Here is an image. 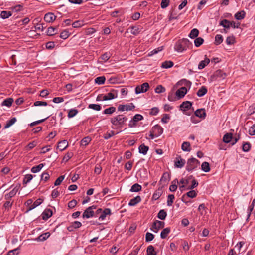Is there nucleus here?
I'll return each mask as SVG.
<instances>
[{
    "mask_svg": "<svg viewBox=\"0 0 255 255\" xmlns=\"http://www.w3.org/2000/svg\"><path fill=\"white\" fill-rule=\"evenodd\" d=\"M165 88L161 85H158L155 89V92L156 93H163V92H165Z\"/></svg>",
    "mask_w": 255,
    "mask_h": 255,
    "instance_id": "e2e57ef3",
    "label": "nucleus"
},
{
    "mask_svg": "<svg viewBox=\"0 0 255 255\" xmlns=\"http://www.w3.org/2000/svg\"><path fill=\"white\" fill-rule=\"evenodd\" d=\"M198 185V181L195 180V179H193L191 181V185L189 186L187 189V190H192L194 188H196Z\"/></svg>",
    "mask_w": 255,
    "mask_h": 255,
    "instance_id": "052dcab7",
    "label": "nucleus"
},
{
    "mask_svg": "<svg viewBox=\"0 0 255 255\" xmlns=\"http://www.w3.org/2000/svg\"><path fill=\"white\" fill-rule=\"evenodd\" d=\"M77 204V201L75 199H73L69 201L68 203V207L69 208L72 209L75 207Z\"/></svg>",
    "mask_w": 255,
    "mask_h": 255,
    "instance_id": "338daca9",
    "label": "nucleus"
},
{
    "mask_svg": "<svg viewBox=\"0 0 255 255\" xmlns=\"http://www.w3.org/2000/svg\"><path fill=\"white\" fill-rule=\"evenodd\" d=\"M170 174L168 172H165L163 174L159 182V184L161 185V187L164 188L168 184L169 181L170 180Z\"/></svg>",
    "mask_w": 255,
    "mask_h": 255,
    "instance_id": "423d86ee",
    "label": "nucleus"
},
{
    "mask_svg": "<svg viewBox=\"0 0 255 255\" xmlns=\"http://www.w3.org/2000/svg\"><path fill=\"white\" fill-rule=\"evenodd\" d=\"M91 141V138L90 137H89V136L85 137L82 139V140L81 141V145L83 146H86L89 144V143Z\"/></svg>",
    "mask_w": 255,
    "mask_h": 255,
    "instance_id": "4d7b16f0",
    "label": "nucleus"
},
{
    "mask_svg": "<svg viewBox=\"0 0 255 255\" xmlns=\"http://www.w3.org/2000/svg\"><path fill=\"white\" fill-rule=\"evenodd\" d=\"M163 188L162 187H159L157 190L155 191L152 196V199L154 200H158L160 196L162 195L163 193Z\"/></svg>",
    "mask_w": 255,
    "mask_h": 255,
    "instance_id": "6ab92c4d",
    "label": "nucleus"
},
{
    "mask_svg": "<svg viewBox=\"0 0 255 255\" xmlns=\"http://www.w3.org/2000/svg\"><path fill=\"white\" fill-rule=\"evenodd\" d=\"M210 62V59L205 56L204 60H202L200 62L198 65V69H202Z\"/></svg>",
    "mask_w": 255,
    "mask_h": 255,
    "instance_id": "bb28decb",
    "label": "nucleus"
},
{
    "mask_svg": "<svg viewBox=\"0 0 255 255\" xmlns=\"http://www.w3.org/2000/svg\"><path fill=\"white\" fill-rule=\"evenodd\" d=\"M68 145V143L67 140H64L59 141L58 143L57 148L59 149L60 151H63L65 149Z\"/></svg>",
    "mask_w": 255,
    "mask_h": 255,
    "instance_id": "4be33fe9",
    "label": "nucleus"
},
{
    "mask_svg": "<svg viewBox=\"0 0 255 255\" xmlns=\"http://www.w3.org/2000/svg\"><path fill=\"white\" fill-rule=\"evenodd\" d=\"M13 102V99L12 98H8L5 99L2 103V106H6L10 107Z\"/></svg>",
    "mask_w": 255,
    "mask_h": 255,
    "instance_id": "58836bf2",
    "label": "nucleus"
},
{
    "mask_svg": "<svg viewBox=\"0 0 255 255\" xmlns=\"http://www.w3.org/2000/svg\"><path fill=\"white\" fill-rule=\"evenodd\" d=\"M201 169L205 172H209L211 169L209 163L206 161L203 162L201 165Z\"/></svg>",
    "mask_w": 255,
    "mask_h": 255,
    "instance_id": "4c0bfd02",
    "label": "nucleus"
},
{
    "mask_svg": "<svg viewBox=\"0 0 255 255\" xmlns=\"http://www.w3.org/2000/svg\"><path fill=\"white\" fill-rule=\"evenodd\" d=\"M11 9L14 15L18 14L19 12H21V13H20L21 14H25V13L23 12V11H24L25 10L23 8V6L21 5H16L15 6L12 7Z\"/></svg>",
    "mask_w": 255,
    "mask_h": 255,
    "instance_id": "2eb2a0df",
    "label": "nucleus"
},
{
    "mask_svg": "<svg viewBox=\"0 0 255 255\" xmlns=\"http://www.w3.org/2000/svg\"><path fill=\"white\" fill-rule=\"evenodd\" d=\"M117 97V94H114L110 92L106 95H104L103 99L104 100H110L116 98Z\"/></svg>",
    "mask_w": 255,
    "mask_h": 255,
    "instance_id": "7c9ffc66",
    "label": "nucleus"
},
{
    "mask_svg": "<svg viewBox=\"0 0 255 255\" xmlns=\"http://www.w3.org/2000/svg\"><path fill=\"white\" fill-rule=\"evenodd\" d=\"M65 178V175H61L54 182V185L55 186H58L60 185L61 182L63 181Z\"/></svg>",
    "mask_w": 255,
    "mask_h": 255,
    "instance_id": "0e129e2a",
    "label": "nucleus"
},
{
    "mask_svg": "<svg viewBox=\"0 0 255 255\" xmlns=\"http://www.w3.org/2000/svg\"><path fill=\"white\" fill-rule=\"evenodd\" d=\"M170 231L171 229L170 227H167L166 228H164L160 233L161 238L165 239L168 236V235L169 234Z\"/></svg>",
    "mask_w": 255,
    "mask_h": 255,
    "instance_id": "c85d7f7f",
    "label": "nucleus"
},
{
    "mask_svg": "<svg viewBox=\"0 0 255 255\" xmlns=\"http://www.w3.org/2000/svg\"><path fill=\"white\" fill-rule=\"evenodd\" d=\"M43 202V200L41 198H39L36 200L33 203H32V205L28 207V209L26 212L34 209L38 206L40 205Z\"/></svg>",
    "mask_w": 255,
    "mask_h": 255,
    "instance_id": "412c9836",
    "label": "nucleus"
},
{
    "mask_svg": "<svg viewBox=\"0 0 255 255\" xmlns=\"http://www.w3.org/2000/svg\"><path fill=\"white\" fill-rule=\"evenodd\" d=\"M41 21L40 17H38L35 18L33 22L34 24V28L36 30L43 31L45 28L47 27L46 24L44 23H39V22Z\"/></svg>",
    "mask_w": 255,
    "mask_h": 255,
    "instance_id": "1a4fd4ad",
    "label": "nucleus"
},
{
    "mask_svg": "<svg viewBox=\"0 0 255 255\" xmlns=\"http://www.w3.org/2000/svg\"><path fill=\"white\" fill-rule=\"evenodd\" d=\"M181 149L184 151L189 152L191 150L190 148V144L189 142H184L181 146Z\"/></svg>",
    "mask_w": 255,
    "mask_h": 255,
    "instance_id": "c9c22d12",
    "label": "nucleus"
},
{
    "mask_svg": "<svg viewBox=\"0 0 255 255\" xmlns=\"http://www.w3.org/2000/svg\"><path fill=\"white\" fill-rule=\"evenodd\" d=\"M204 40L203 38L201 37H197L194 40V44L196 47H200L204 42Z\"/></svg>",
    "mask_w": 255,
    "mask_h": 255,
    "instance_id": "de8ad7c7",
    "label": "nucleus"
},
{
    "mask_svg": "<svg viewBox=\"0 0 255 255\" xmlns=\"http://www.w3.org/2000/svg\"><path fill=\"white\" fill-rule=\"evenodd\" d=\"M200 165V162L195 158L192 157L187 160L186 170L189 172L192 171Z\"/></svg>",
    "mask_w": 255,
    "mask_h": 255,
    "instance_id": "7ed1b4c3",
    "label": "nucleus"
},
{
    "mask_svg": "<svg viewBox=\"0 0 255 255\" xmlns=\"http://www.w3.org/2000/svg\"><path fill=\"white\" fill-rule=\"evenodd\" d=\"M86 24L84 20H77L74 22L72 25L73 27L74 28H79L81 27V26L84 25Z\"/></svg>",
    "mask_w": 255,
    "mask_h": 255,
    "instance_id": "f704fd0d",
    "label": "nucleus"
},
{
    "mask_svg": "<svg viewBox=\"0 0 255 255\" xmlns=\"http://www.w3.org/2000/svg\"><path fill=\"white\" fill-rule=\"evenodd\" d=\"M149 88V85L148 83L145 82L141 85L137 86L135 89V92L136 94L147 92Z\"/></svg>",
    "mask_w": 255,
    "mask_h": 255,
    "instance_id": "6e6552de",
    "label": "nucleus"
},
{
    "mask_svg": "<svg viewBox=\"0 0 255 255\" xmlns=\"http://www.w3.org/2000/svg\"><path fill=\"white\" fill-rule=\"evenodd\" d=\"M226 76L227 74L223 70L220 69L217 70L211 76L210 80L214 81L223 80L226 77Z\"/></svg>",
    "mask_w": 255,
    "mask_h": 255,
    "instance_id": "39448f33",
    "label": "nucleus"
},
{
    "mask_svg": "<svg viewBox=\"0 0 255 255\" xmlns=\"http://www.w3.org/2000/svg\"><path fill=\"white\" fill-rule=\"evenodd\" d=\"M78 113V110L76 109H71L69 110L68 113V117L71 118L76 115Z\"/></svg>",
    "mask_w": 255,
    "mask_h": 255,
    "instance_id": "8fccbe9b",
    "label": "nucleus"
},
{
    "mask_svg": "<svg viewBox=\"0 0 255 255\" xmlns=\"http://www.w3.org/2000/svg\"><path fill=\"white\" fill-rule=\"evenodd\" d=\"M251 145L249 142H245L242 145V150L244 152H248L250 150Z\"/></svg>",
    "mask_w": 255,
    "mask_h": 255,
    "instance_id": "603ef678",
    "label": "nucleus"
},
{
    "mask_svg": "<svg viewBox=\"0 0 255 255\" xmlns=\"http://www.w3.org/2000/svg\"><path fill=\"white\" fill-rule=\"evenodd\" d=\"M187 89L186 87H182L177 90L176 92V96L177 97V99H180L184 97V96L187 93Z\"/></svg>",
    "mask_w": 255,
    "mask_h": 255,
    "instance_id": "9d476101",
    "label": "nucleus"
},
{
    "mask_svg": "<svg viewBox=\"0 0 255 255\" xmlns=\"http://www.w3.org/2000/svg\"><path fill=\"white\" fill-rule=\"evenodd\" d=\"M151 129L155 133L156 137L159 136L163 132V128L158 124L154 126Z\"/></svg>",
    "mask_w": 255,
    "mask_h": 255,
    "instance_id": "f8f14e48",
    "label": "nucleus"
},
{
    "mask_svg": "<svg viewBox=\"0 0 255 255\" xmlns=\"http://www.w3.org/2000/svg\"><path fill=\"white\" fill-rule=\"evenodd\" d=\"M193 45L187 38H183L179 40L175 44L174 46L175 50L178 52H182L187 50L188 49H191Z\"/></svg>",
    "mask_w": 255,
    "mask_h": 255,
    "instance_id": "f257e3e1",
    "label": "nucleus"
},
{
    "mask_svg": "<svg viewBox=\"0 0 255 255\" xmlns=\"http://www.w3.org/2000/svg\"><path fill=\"white\" fill-rule=\"evenodd\" d=\"M192 83L191 81L186 79H182L179 81L177 83L176 85L177 86H182L184 85L187 87H188L189 89L190 88L191 86Z\"/></svg>",
    "mask_w": 255,
    "mask_h": 255,
    "instance_id": "dca6fc26",
    "label": "nucleus"
},
{
    "mask_svg": "<svg viewBox=\"0 0 255 255\" xmlns=\"http://www.w3.org/2000/svg\"><path fill=\"white\" fill-rule=\"evenodd\" d=\"M95 216V212L93 210H89L87 208L83 212L82 215L83 218H89Z\"/></svg>",
    "mask_w": 255,
    "mask_h": 255,
    "instance_id": "a211bd4d",
    "label": "nucleus"
},
{
    "mask_svg": "<svg viewBox=\"0 0 255 255\" xmlns=\"http://www.w3.org/2000/svg\"><path fill=\"white\" fill-rule=\"evenodd\" d=\"M128 119L123 115H118L116 117L111 118L110 121L112 125L122 127Z\"/></svg>",
    "mask_w": 255,
    "mask_h": 255,
    "instance_id": "f03ea898",
    "label": "nucleus"
},
{
    "mask_svg": "<svg viewBox=\"0 0 255 255\" xmlns=\"http://www.w3.org/2000/svg\"><path fill=\"white\" fill-rule=\"evenodd\" d=\"M175 199V196L173 194H169L167 197V206H170L172 205L174 199Z\"/></svg>",
    "mask_w": 255,
    "mask_h": 255,
    "instance_id": "864d4df0",
    "label": "nucleus"
},
{
    "mask_svg": "<svg viewBox=\"0 0 255 255\" xmlns=\"http://www.w3.org/2000/svg\"><path fill=\"white\" fill-rule=\"evenodd\" d=\"M111 214V209L110 208H105L104 210H102L99 217V220L102 221L105 219L107 215H110Z\"/></svg>",
    "mask_w": 255,
    "mask_h": 255,
    "instance_id": "4468645a",
    "label": "nucleus"
},
{
    "mask_svg": "<svg viewBox=\"0 0 255 255\" xmlns=\"http://www.w3.org/2000/svg\"><path fill=\"white\" fill-rule=\"evenodd\" d=\"M165 223L164 222L156 220L155 221L150 228L151 230L155 233H157L159 229L163 228L164 227Z\"/></svg>",
    "mask_w": 255,
    "mask_h": 255,
    "instance_id": "0eeeda50",
    "label": "nucleus"
},
{
    "mask_svg": "<svg viewBox=\"0 0 255 255\" xmlns=\"http://www.w3.org/2000/svg\"><path fill=\"white\" fill-rule=\"evenodd\" d=\"M220 25L222 26L225 28L224 30L225 31V29H229L232 25V23L230 21L227 19H223L220 22Z\"/></svg>",
    "mask_w": 255,
    "mask_h": 255,
    "instance_id": "5701e85b",
    "label": "nucleus"
},
{
    "mask_svg": "<svg viewBox=\"0 0 255 255\" xmlns=\"http://www.w3.org/2000/svg\"><path fill=\"white\" fill-rule=\"evenodd\" d=\"M199 33V30L196 28H194L190 31L189 37L191 39L196 38Z\"/></svg>",
    "mask_w": 255,
    "mask_h": 255,
    "instance_id": "473e14b6",
    "label": "nucleus"
},
{
    "mask_svg": "<svg viewBox=\"0 0 255 255\" xmlns=\"http://www.w3.org/2000/svg\"><path fill=\"white\" fill-rule=\"evenodd\" d=\"M116 111V108L113 106H111L104 110L103 112V114L107 115H111L114 113Z\"/></svg>",
    "mask_w": 255,
    "mask_h": 255,
    "instance_id": "37998d69",
    "label": "nucleus"
},
{
    "mask_svg": "<svg viewBox=\"0 0 255 255\" xmlns=\"http://www.w3.org/2000/svg\"><path fill=\"white\" fill-rule=\"evenodd\" d=\"M154 238V235L153 234L149 233V232L146 233V236H145V241L146 242H149L151 241L152 240H153Z\"/></svg>",
    "mask_w": 255,
    "mask_h": 255,
    "instance_id": "bf43d9fd",
    "label": "nucleus"
},
{
    "mask_svg": "<svg viewBox=\"0 0 255 255\" xmlns=\"http://www.w3.org/2000/svg\"><path fill=\"white\" fill-rule=\"evenodd\" d=\"M17 121L15 117L12 118L10 120L7 121L4 126V129L7 128L13 125Z\"/></svg>",
    "mask_w": 255,
    "mask_h": 255,
    "instance_id": "79ce46f5",
    "label": "nucleus"
},
{
    "mask_svg": "<svg viewBox=\"0 0 255 255\" xmlns=\"http://www.w3.org/2000/svg\"><path fill=\"white\" fill-rule=\"evenodd\" d=\"M248 132L250 135H255V124L253 125L252 126L249 128Z\"/></svg>",
    "mask_w": 255,
    "mask_h": 255,
    "instance_id": "774afa93",
    "label": "nucleus"
},
{
    "mask_svg": "<svg viewBox=\"0 0 255 255\" xmlns=\"http://www.w3.org/2000/svg\"><path fill=\"white\" fill-rule=\"evenodd\" d=\"M223 41V37L220 34H217L215 36L214 44L218 45L222 43Z\"/></svg>",
    "mask_w": 255,
    "mask_h": 255,
    "instance_id": "a19ab883",
    "label": "nucleus"
},
{
    "mask_svg": "<svg viewBox=\"0 0 255 255\" xmlns=\"http://www.w3.org/2000/svg\"><path fill=\"white\" fill-rule=\"evenodd\" d=\"M141 198L140 196H137L131 199L128 203L129 206H135L137 204L140 202Z\"/></svg>",
    "mask_w": 255,
    "mask_h": 255,
    "instance_id": "aec40b11",
    "label": "nucleus"
},
{
    "mask_svg": "<svg viewBox=\"0 0 255 255\" xmlns=\"http://www.w3.org/2000/svg\"><path fill=\"white\" fill-rule=\"evenodd\" d=\"M141 189L142 187L138 183H135L131 186L130 191L132 192H137L141 191Z\"/></svg>",
    "mask_w": 255,
    "mask_h": 255,
    "instance_id": "72a5a7b5",
    "label": "nucleus"
},
{
    "mask_svg": "<svg viewBox=\"0 0 255 255\" xmlns=\"http://www.w3.org/2000/svg\"><path fill=\"white\" fill-rule=\"evenodd\" d=\"M185 195H186V197H187V198L188 197L193 198L196 197L197 194L195 190L192 189L191 190L188 192Z\"/></svg>",
    "mask_w": 255,
    "mask_h": 255,
    "instance_id": "6e6d98bb",
    "label": "nucleus"
},
{
    "mask_svg": "<svg viewBox=\"0 0 255 255\" xmlns=\"http://www.w3.org/2000/svg\"><path fill=\"white\" fill-rule=\"evenodd\" d=\"M192 102L188 101H184L180 105V110L182 111L184 114L190 116L194 111L192 108V111L188 112V110L192 108Z\"/></svg>",
    "mask_w": 255,
    "mask_h": 255,
    "instance_id": "20e7f679",
    "label": "nucleus"
},
{
    "mask_svg": "<svg viewBox=\"0 0 255 255\" xmlns=\"http://www.w3.org/2000/svg\"><path fill=\"white\" fill-rule=\"evenodd\" d=\"M106 80L105 77L104 76H100L97 77L95 79V82L99 85H102L104 84Z\"/></svg>",
    "mask_w": 255,
    "mask_h": 255,
    "instance_id": "49530a36",
    "label": "nucleus"
},
{
    "mask_svg": "<svg viewBox=\"0 0 255 255\" xmlns=\"http://www.w3.org/2000/svg\"><path fill=\"white\" fill-rule=\"evenodd\" d=\"M70 36V33L67 30H63L59 36V37L63 39H66Z\"/></svg>",
    "mask_w": 255,
    "mask_h": 255,
    "instance_id": "09e8293b",
    "label": "nucleus"
},
{
    "mask_svg": "<svg viewBox=\"0 0 255 255\" xmlns=\"http://www.w3.org/2000/svg\"><path fill=\"white\" fill-rule=\"evenodd\" d=\"M226 42L227 45H232L236 43V39L234 36H230L227 37Z\"/></svg>",
    "mask_w": 255,
    "mask_h": 255,
    "instance_id": "a18cd8bd",
    "label": "nucleus"
},
{
    "mask_svg": "<svg viewBox=\"0 0 255 255\" xmlns=\"http://www.w3.org/2000/svg\"><path fill=\"white\" fill-rule=\"evenodd\" d=\"M194 115L195 116L202 119H205L206 117V111L204 108L196 110L194 112Z\"/></svg>",
    "mask_w": 255,
    "mask_h": 255,
    "instance_id": "ddd939ff",
    "label": "nucleus"
},
{
    "mask_svg": "<svg viewBox=\"0 0 255 255\" xmlns=\"http://www.w3.org/2000/svg\"><path fill=\"white\" fill-rule=\"evenodd\" d=\"M138 149L140 153L146 155L149 150V147L148 146L145 145L144 144H142L139 146Z\"/></svg>",
    "mask_w": 255,
    "mask_h": 255,
    "instance_id": "cd10ccee",
    "label": "nucleus"
},
{
    "mask_svg": "<svg viewBox=\"0 0 255 255\" xmlns=\"http://www.w3.org/2000/svg\"><path fill=\"white\" fill-rule=\"evenodd\" d=\"M167 216V213L164 209H161L159 211L157 214V218L160 220H165Z\"/></svg>",
    "mask_w": 255,
    "mask_h": 255,
    "instance_id": "e433bc0d",
    "label": "nucleus"
},
{
    "mask_svg": "<svg viewBox=\"0 0 255 255\" xmlns=\"http://www.w3.org/2000/svg\"><path fill=\"white\" fill-rule=\"evenodd\" d=\"M233 139V134L231 133H226L223 136V141L226 143H230Z\"/></svg>",
    "mask_w": 255,
    "mask_h": 255,
    "instance_id": "a878e982",
    "label": "nucleus"
},
{
    "mask_svg": "<svg viewBox=\"0 0 255 255\" xmlns=\"http://www.w3.org/2000/svg\"><path fill=\"white\" fill-rule=\"evenodd\" d=\"M208 92L207 88L205 86H202L197 91V95L201 97L204 96Z\"/></svg>",
    "mask_w": 255,
    "mask_h": 255,
    "instance_id": "393cba45",
    "label": "nucleus"
},
{
    "mask_svg": "<svg viewBox=\"0 0 255 255\" xmlns=\"http://www.w3.org/2000/svg\"><path fill=\"white\" fill-rule=\"evenodd\" d=\"M44 164L41 163L37 166H33L31 169V171L32 173H37L41 170V169L43 167Z\"/></svg>",
    "mask_w": 255,
    "mask_h": 255,
    "instance_id": "c03bdc74",
    "label": "nucleus"
},
{
    "mask_svg": "<svg viewBox=\"0 0 255 255\" xmlns=\"http://www.w3.org/2000/svg\"><path fill=\"white\" fill-rule=\"evenodd\" d=\"M16 193L14 192V191L12 190L9 193L5 195L4 198L6 200H8L12 197H14Z\"/></svg>",
    "mask_w": 255,
    "mask_h": 255,
    "instance_id": "680f3d73",
    "label": "nucleus"
},
{
    "mask_svg": "<svg viewBox=\"0 0 255 255\" xmlns=\"http://www.w3.org/2000/svg\"><path fill=\"white\" fill-rule=\"evenodd\" d=\"M52 211L50 209H46L42 214V218L44 220H47L52 216Z\"/></svg>",
    "mask_w": 255,
    "mask_h": 255,
    "instance_id": "f3484780",
    "label": "nucleus"
},
{
    "mask_svg": "<svg viewBox=\"0 0 255 255\" xmlns=\"http://www.w3.org/2000/svg\"><path fill=\"white\" fill-rule=\"evenodd\" d=\"M57 29L53 27H49L48 28L46 33L48 36H53L56 34Z\"/></svg>",
    "mask_w": 255,
    "mask_h": 255,
    "instance_id": "ea45409f",
    "label": "nucleus"
},
{
    "mask_svg": "<svg viewBox=\"0 0 255 255\" xmlns=\"http://www.w3.org/2000/svg\"><path fill=\"white\" fill-rule=\"evenodd\" d=\"M147 255H157V252L155 251L154 247L152 245H149L146 249Z\"/></svg>",
    "mask_w": 255,
    "mask_h": 255,
    "instance_id": "c756f323",
    "label": "nucleus"
},
{
    "mask_svg": "<svg viewBox=\"0 0 255 255\" xmlns=\"http://www.w3.org/2000/svg\"><path fill=\"white\" fill-rule=\"evenodd\" d=\"M50 236L49 232H46L44 234H41L35 240L37 241H44Z\"/></svg>",
    "mask_w": 255,
    "mask_h": 255,
    "instance_id": "b1692460",
    "label": "nucleus"
},
{
    "mask_svg": "<svg viewBox=\"0 0 255 255\" xmlns=\"http://www.w3.org/2000/svg\"><path fill=\"white\" fill-rule=\"evenodd\" d=\"M186 163L185 160L182 158L181 156H177L174 161V166L175 167L181 168Z\"/></svg>",
    "mask_w": 255,
    "mask_h": 255,
    "instance_id": "9b49d317",
    "label": "nucleus"
},
{
    "mask_svg": "<svg viewBox=\"0 0 255 255\" xmlns=\"http://www.w3.org/2000/svg\"><path fill=\"white\" fill-rule=\"evenodd\" d=\"M33 176L32 174H26L25 175L23 180V184H26L29 183L33 178Z\"/></svg>",
    "mask_w": 255,
    "mask_h": 255,
    "instance_id": "5fc2aeb1",
    "label": "nucleus"
},
{
    "mask_svg": "<svg viewBox=\"0 0 255 255\" xmlns=\"http://www.w3.org/2000/svg\"><path fill=\"white\" fill-rule=\"evenodd\" d=\"M124 107H125V110L127 111H133L135 108V106L132 103H131L129 104H125Z\"/></svg>",
    "mask_w": 255,
    "mask_h": 255,
    "instance_id": "13d9d810",
    "label": "nucleus"
},
{
    "mask_svg": "<svg viewBox=\"0 0 255 255\" xmlns=\"http://www.w3.org/2000/svg\"><path fill=\"white\" fill-rule=\"evenodd\" d=\"M88 108L95 111H100L101 109V106L100 104H90L88 105Z\"/></svg>",
    "mask_w": 255,
    "mask_h": 255,
    "instance_id": "3c124183",
    "label": "nucleus"
},
{
    "mask_svg": "<svg viewBox=\"0 0 255 255\" xmlns=\"http://www.w3.org/2000/svg\"><path fill=\"white\" fill-rule=\"evenodd\" d=\"M174 63L171 61H165L162 63L161 68L164 69L170 68L173 67Z\"/></svg>",
    "mask_w": 255,
    "mask_h": 255,
    "instance_id": "2f4dec72",
    "label": "nucleus"
},
{
    "mask_svg": "<svg viewBox=\"0 0 255 255\" xmlns=\"http://www.w3.org/2000/svg\"><path fill=\"white\" fill-rule=\"evenodd\" d=\"M50 178L49 174L47 172H43L41 176V179L45 182L47 181Z\"/></svg>",
    "mask_w": 255,
    "mask_h": 255,
    "instance_id": "69168bd1",
    "label": "nucleus"
}]
</instances>
